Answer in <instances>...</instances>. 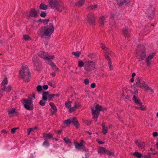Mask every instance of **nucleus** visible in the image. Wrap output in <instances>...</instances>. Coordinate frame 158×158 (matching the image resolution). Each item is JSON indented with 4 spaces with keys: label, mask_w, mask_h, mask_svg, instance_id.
<instances>
[{
    "label": "nucleus",
    "mask_w": 158,
    "mask_h": 158,
    "mask_svg": "<svg viewBox=\"0 0 158 158\" xmlns=\"http://www.w3.org/2000/svg\"><path fill=\"white\" fill-rule=\"evenodd\" d=\"M64 140L65 143H71V142L70 139L67 138V137H65L64 138Z\"/></svg>",
    "instance_id": "de8ad7c7"
},
{
    "label": "nucleus",
    "mask_w": 158,
    "mask_h": 158,
    "mask_svg": "<svg viewBox=\"0 0 158 158\" xmlns=\"http://www.w3.org/2000/svg\"><path fill=\"white\" fill-rule=\"evenodd\" d=\"M1 90L7 92H10L11 90V86L10 85H8L7 86L6 85L4 86L3 87H2Z\"/></svg>",
    "instance_id": "f3484780"
},
{
    "label": "nucleus",
    "mask_w": 158,
    "mask_h": 158,
    "mask_svg": "<svg viewBox=\"0 0 158 158\" xmlns=\"http://www.w3.org/2000/svg\"><path fill=\"white\" fill-rule=\"evenodd\" d=\"M32 128H29V131L27 132V134L28 135H29L31 132V131L33 130Z\"/></svg>",
    "instance_id": "69168bd1"
},
{
    "label": "nucleus",
    "mask_w": 158,
    "mask_h": 158,
    "mask_svg": "<svg viewBox=\"0 0 158 158\" xmlns=\"http://www.w3.org/2000/svg\"><path fill=\"white\" fill-rule=\"evenodd\" d=\"M87 20L89 23L91 25H93L95 23V17L92 13H89L87 17Z\"/></svg>",
    "instance_id": "1a4fd4ad"
},
{
    "label": "nucleus",
    "mask_w": 158,
    "mask_h": 158,
    "mask_svg": "<svg viewBox=\"0 0 158 158\" xmlns=\"http://www.w3.org/2000/svg\"><path fill=\"white\" fill-rule=\"evenodd\" d=\"M39 7L40 9L44 10H46L48 8V6L44 3L41 4Z\"/></svg>",
    "instance_id": "72a5a7b5"
},
{
    "label": "nucleus",
    "mask_w": 158,
    "mask_h": 158,
    "mask_svg": "<svg viewBox=\"0 0 158 158\" xmlns=\"http://www.w3.org/2000/svg\"><path fill=\"white\" fill-rule=\"evenodd\" d=\"M105 57L107 59L108 61V63L109 64V66L110 69L111 70L113 69V67L111 64V62L110 60V59L109 58V56L107 55H105Z\"/></svg>",
    "instance_id": "393cba45"
},
{
    "label": "nucleus",
    "mask_w": 158,
    "mask_h": 158,
    "mask_svg": "<svg viewBox=\"0 0 158 158\" xmlns=\"http://www.w3.org/2000/svg\"><path fill=\"white\" fill-rule=\"evenodd\" d=\"M51 74L53 77H55L56 75V73L54 72L51 73Z\"/></svg>",
    "instance_id": "774afa93"
},
{
    "label": "nucleus",
    "mask_w": 158,
    "mask_h": 158,
    "mask_svg": "<svg viewBox=\"0 0 158 158\" xmlns=\"http://www.w3.org/2000/svg\"><path fill=\"white\" fill-rule=\"evenodd\" d=\"M29 15L31 17H35L37 15V12L35 9L31 8L29 11Z\"/></svg>",
    "instance_id": "a211bd4d"
},
{
    "label": "nucleus",
    "mask_w": 158,
    "mask_h": 158,
    "mask_svg": "<svg viewBox=\"0 0 158 158\" xmlns=\"http://www.w3.org/2000/svg\"><path fill=\"white\" fill-rule=\"evenodd\" d=\"M98 7L97 5H92L87 7V9L89 10H94Z\"/></svg>",
    "instance_id": "2f4dec72"
},
{
    "label": "nucleus",
    "mask_w": 158,
    "mask_h": 158,
    "mask_svg": "<svg viewBox=\"0 0 158 158\" xmlns=\"http://www.w3.org/2000/svg\"><path fill=\"white\" fill-rule=\"evenodd\" d=\"M8 83V80L6 78H5L2 81L1 85L2 87L6 86Z\"/></svg>",
    "instance_id": "f704fd0d"
},
{
    "label": "nucleus",
    "mask_w": 158,
    "mask_h": 158,
    "mask_svg": "<svg viewBox=\"0 0 158 158\" xmlns=\"http://www.w3.org/2000/svg\"><path fill=\"white\" fill-rule=\"evenodd\" d=\"M84 141L83 140H81L80 141V143L76 142H74V143L76 149L82 150L83 151H85L86 150V148L84 144Z\"/></svg>",
    "instance_id": "6e6552de"
},
{
    "label": "nucleus",
    "mask_w": 158,
    "mask_h": 158,
    "mask_svg": "<svg viewBox=\"0 0 158 158\" xmlns=\"http://www.w3.org/2000/svg\"><path fill=\"white\" fill-rule=\"evenodd\" d=\"M139 106H140V110H145V107L144 106H143L142 105Z\"/></svg>",
    "instance_id": "13d9d810"
},
{
    "label": "nucleus",
    "mask_w": 158,
    "mask_h": 158,
    "mask_svg": "<svg viewBox=\"0 0 158 158\" xmlns=\"http://www.w3.org/2000/svg\"><path fill=\"white\" fill-rule=\"evenodd\" d=\"M33 62H35L37 61V57L36 56H34L32 58Z\"/></svg>",
    "instance_id": "864d4df0"
},
{
    "label": "nucleus",
    "mask_w": 158,
    "mask_h": 158,
    "mask_svg": "<svg viewBox=\"0 0 158 158\" xmlns=\"http://www.w3.org/2000/svg\"><path fill=\"white\" fill-rule=\"evenodd\" d=\"M71 123H73L75 126L77 127L78 126V123L77 120V118L76 117H73L71 119Z\"/></svg>",
    "instance_id": "c85d7f7f"
},
{
    "label": "nucleus",
    "mask_w": 158,
    "mask_h": 158,
    "mask_svg": "<svg viewBox=\"0 0 158 158\" xmlns=\"http://www.w3.org/2000/svg\"><path fill=\"white\" fill-rule=\"evenodd\" d=\"M19 78L22 79L25 81H28L31 77L30 70L28 67L23 66L19 73Z\"/></svg>",
    "instance_id": "f03ea898"
},
{
    "label": "nucleus",
    "mask_w": 158,
    "mask_h": 158,
    "mask_svg": "<svg viewBox=\"0 0 158 158\" xmlns=\"http://www.w3.org/2000/svg\"><path fill=\"white\" fill-rule=\"evenodd\" d=\"M97 142L100 144H103L104 143V142L102 141H100L99 139H97Z\"/></svg>",
    "instance_id": "052dcab7"
},
{
    "label": "nucleus",
    "mask_w": 158,
    "mask_h": 158,
    "mask_svg": "<svg viewBox=\"0 0 158 158\" xmlns=\"http://www.w3.org/2000/svg\"><path fill=\"white\" fill-rule=\"evenodd\" d=\"M96 64L95 62L91 60H87L85 62L84 69L88 72L94 71L96 68Z\"/></svg>",
    "instance_id": "39448f33"
},
{
    "label": "nucleus",
    "mask_w": 158,
    "mask_h": 158,
    "mask_svg": "<svg viewBox=\"0 0 158 158\" xmlns=\"http://www.w3.org/2000/svg\"><path fill=\"white\" fill-rule=\"evenodd\" d=\"M49 105L51 107L50 111L52 112V114H54L55 112L57 111V107L54 103L52 102H50L49 103Z\"/></svg>",
    "instance_id": "2eb2a0df"
},
{
    "label": "nucleus",
    "mask_w": 158,
    "mask_h": 158,
    "mask_svg": "<svg viewBox=\"0 0 158 158\" xmlns=\"http://www.w3.org/2000/svg\"><path fill=\"white\" fill-rule=\"evenodd\" d=\"M142 87L145 89V90H149L150 88L145 83H144V84H143Z\"/></svg>",
    "instance_id": "a18cd8bd"
},
{
    "label": "nucleus",
    "mask_w": 158,
    "mask_h": 158,
    "mask_svg": "<svg viewBox=\"0 0 158 158\" xmlns=\"http://www.w3.org/2000/svg\"><path fill=\"white\" fill-rule=\"evenodd\" d=\"M54 30L52 23H50L48 26L41 27L38 30L37 33L41 37L46 38L50 36Z\"/></svg>",
    "instance_id": "f257e3e1"
},
{
    "label": "nucleus",
    "mask_w": 158,
    "mask_h": 158,
    "mask_svg": "<svg viewBox=\"0 0 158 158\" xmlns=\"http://www.w3.org/2000/svg\"><path fill=\"white\" fill-rule=\"evenodd\" d=\"M106 148L103 147H100L98 148V152L99 153H101L102 154H106Z\"/></svg>",
    "instance_id": "a878e982"
},
{
    "label": "nucleus",
    "mask_w": 158,
    "mask_h": 158,
    "mask_svg": "<svg viewBox=\"0 0 158 158\" xmlns=\"http://www.w3.org/2000/svg\"><path fill=\"white\" fill-rule=\"evenodd\" d=\"M74 106L76 108V109H78L80 107L81 105L79 102H75Z\"/></svg>",
    "instance_id": "37998d69"
},
{
    "label": "nucleus",
    "mask_w": 158,
    "mask_h": 158,
    "mask_svg": "<svg viewBox=\"0 0 158 158\" xmlns=\"http://www.w3.org/2000/svg\"><path fill=\"white\" fill-rule=\"evenodd\" d=\"M49 4L52 8H55L59 11L61 12L64 9V4L61 1L56 0H49Z\"/></svg>",
    "instance_id": "20e7f679"
},
{
    "label": "nucleus",
    "mask_w": 158,
    "mask_h": 158,
    "mask_svg": "<svg viewBox=\"0 0 158 158\" xmlns=\"http://www.w3.org/2000/svg\"><path fill=\"white\" fill-rule=\"evenodd\" d=\"M146 49L144 46L140 44L138 46L136 53L139 61L143 60L144 59L146 56Z\"/></svg>",
    "instance_id": "7ed1b4c3"
},
{
    "label": "nucleus",
    "mask_w": 158,
    "mask_h": 158,
    "mask_svg": "<svg viewBox=\"0 0 158 158\" xmlns=\"http://www.w3.org/2000/svg\"><path fill=\"white\" fill-rule=\"evenodd\" d=\"M64 123L66 125H69L71 123L70 119H68L64 121Z\"/></svg>",
    "instance_id": "c03bdc74"
},
{
    "label": "nucleus",
    "mask_w": 158,
    "mask_h": 158,
    "mask_svg": "<svg viewBox=\"0 0 158 158\" xmlns=\"http://www.w3.org/2000/svg\"><path fill=\"white\" fill-rule=\"evenodd\" d=\"M132 100L135 102V103L139 105H141L142 103L140 100L136 96L134 95L132 98Z\"/></svg>",
    "instance_id": "dca6fc26"
},
{
    "label": "nucleus",
    "mask_w": 158,
    "mask_h": 158,
    "mask_svg": "<svg viewBox=\"0 0 158 158\" xmlns=\"http://www.w3.org/2000/svg\"><path fill=\"white\" fill-rule=\"evenodd\" d=\"M88 57L91 59H93L95 58L96 55L94 53H90L88 56Z\"/></svg>",
    "instance_id": "58836bf2"
},
{
    "label": "nucleus",
    "mask_w": 158,
    "mask_h": 158,
    "mask_svg": "<svg viewBox=\"0 0 158 158\" xmlns=\"http://www.w3.org/2000/svg\"><path fill=\"white\" fill-rule=\"evenodd\" d=\"M15 109L14 108H12L11 109L9 110H7L6 112L9 114H14L15 113Z\"/></svg>",
    "instance_id": "c9c22d12"
},
{
    "label": "nucleus",
    "mask_w": 158,
    "mask_h": 158,
    "mask_svg": "<svg viewBox=\"0 0 158 158\" xmlns=\"http://www.w3.org/2000/svg\"><path fill=\"white\" fill-rule=\"evenodd\" d=\"M34 66L36 67V68L39 66V63L38 61L33 62Z\"/></svg>",
    "instance_id": "5fc2aeb1"
},
{
    "label": "nucleus",
    "mask_w": 158,
    "mask_h": 158,
    "mask_svg": "<svg viewBox=\"0 0 158 158\" xmlns=\"http://www.w3.org/2000/svg\"><path fill=\"white\" fill-rule=\"evenodd\" d=\"M155 55L154 53H152L150 54L147 57L145 60L146 62L148 65H149L151 63V60L152 59Z\"/></svg>",
    "instance_id": "4468645a"
},
{
    "label": "nucleus",
    "mask_w": 158,
    "mask_h": 158,
    "mask_svg": "<svg viewBox=\"0 0 158 158\" xmlns=\"http://www.w3.org/2000/svg\"><path fill=\"white\" fill-rule=\"evenodd\" d=\"M40 16L42 17H44L46 15V13L44 11H41L40 13Z\"/></svg>",
    "instance_id": "3c124183"
},
{
    "label": "nucleus",
    "mask_w": 158,
    "mask_h": 158,
    "mask_svg": "<svg viewBox=\"0 0 158 158\" xmlns=\"http://www.w3.org/2000/svg\"><path fill=\"white\" fill-rule=\"evenodd\" d=\"M132 155L137 158H140L142 157V154L137 152H135Z\"/></svg>",
    "instance_id": "7c9ffc66"
},
{
    "label": "nucleus",
    "mask_w": 158,
    "mask_h": 158,
    "mask_svg": "<svg viewBox=\"0 0 158 158\" xmlns=\"http://www.w3.org/2000/svg\"><path fill=\"white\" fill-rule=\"evenodd\" d=\"M54 58L53 56L50 55L49 56L48 55V54H47L46 56H45V58H44V60H47L49 61H51L54 59Z\"/></svg>",
    "instance_id": "c756f323"
},
{
    "label": "nucleus",
    "mask_w": 158,
    "mask_h": 158,
    "mask_svg": "<svg viewBox=\"0 0 158 158\" xmlns=\"http://www.w3.org/2000/svg\"><path fill=\"white\" fill-rule=\"evenodd\" d=\"M76 109V108L74 106H73L72 107L70 108L69 110L70 113H72Z\"/></svg>",
    "instance_id": "603ef678"
},
{
    "label": "nucleus",
    "mask_w": 158,
    "mask_h": 158,
    "mask_svg": "<svg viewBox=\"0 0 158 158\" xmlns=\"http://www.w3.org/2000/svg\"><path fill=\"white\" fill-rule=\"evenodd\" d=\"M49 65H50L51 67L55 70L56 71H57L59 70V69L58 68L56 67V66L55 64L51 62V61H49L47 63Z\"/></svg>",
    "instance_id": "cd10ccee"
},
{
    "label": "nucleus",
    "mask_w": 158,
    "mask_h": 158,
    "mask_svg": "<svg viewBox=\"0 0 158 158\" xmlns=\"http://www.w3.org/2000/svg\"><path fill=\"white\" fill-rule=\"evenodd\" d=\"M101 46L102 49L105 51V53H108L110 56H111V53L110 52L109 49L108 48L106 47L103 44H101ZM105 55H106V54Z\"/></svg>",
    "instance_id": "6ab92c4d"
},
{
    "label": "nucleus",
    "mask_w": 158,
    "mask_h": 158,
    "mask_svg": "<svg viewBox=\"0 0 158 158\" xmlns=\"http://www.w3.org/2000/svg\"><path fill=\"white\" fill-rule=\"evenodd\" d=\"M102 110V107L101 105L98 104L95 106V109H92V113L93 118L95 119V122L97 121V118L99 115L100 112Z\"/></svg>",
    "instance_id": "423d86ee"
},
{
    "label": "nucleus",
    "mask_w": 158,
    "mask_h": 158,
    "mask_svg": "<svg viewBox=\"0 0 158 158\" xmlns=\"http://www.w3.org/2000/svg\"><path fill=\"white\" fill-rule=\"evenodd\" d=\"M17 129V128H14L11 129V132L12 133H14L16 131V130Z\"/></svg>",
    "instance_id": "bf43d9fd"
},
{
    "label": "nucleus",
    "mask_w": 158,
    "mask_h": 158,
    "mask_svg": "<svg viewBox=\"0 0 158 158\" xmlns=\"http://www.w3.org/2000/svg\"><path fill=\"white\" fill-rule=\"evenodd\" d=\"M48 86L47 85H44L43 86V88L45 90H46L48 89Z\"/></svg>",
    "instance_id": "e2e57ef3"
},
{
    "label": "nucleus",
    "mask_w": 158,
    "mask_h": 158,
    "mask_svg": "<svg viewBox=\"0 0 158 158\" xmlns=\"http://www.w3.org/2000/svg\"><path fill=\"white\" fill-rule=\"evenodd\" d=\"M43 136L44 139H47V138L49 139H54V138L53 137L52 134L51 133L43 134Z\"/></svg>",
    "instance_id": "aec40b11"
},
{
    "label": "nucleus",
    "mask_w": 158,
    "mask_h": 158,
    "mask_svg": "<svg viewBox=\"0 0 158 158\" xmlns=\"http://www.w3.org/2000/svg\"><path fill=\"white\" fill-rule=\"evenodd\" d=\"M84 65L85 66L84 63L81 60L78 61V67L81 68L83 67Z\"/></svg>",
    "instance_id": "4c0bfd02"
},
{
    "label": "nucleus",
    "mask_w": 158,
    "mask_h": 158,
    "mask_svg": "<svg viewBox=\"0 0 158 158\" xmlns=\"http://www.w3.org/2000/svg\"><path fill=\"white\" fill-rule=\"evenodd\" d=\"M84 82L85 84L86 85H88L89 82V80L88 78L85 79L84 80Z\"/></svg>",
    "instance_id": "6e6d98bb"
},
{
    "label": "nucleus",
    "mask_w": 158,
    "mask_h": 158,
    "mask_svg": "<svg viewBox=\"0 0 158 158\" xmlns=\"http://www.w3.org/2000/svg\"><path fill=\"white\" fill-rule=\"evenodd\" d=\"M114 14L111 13L110 15V25L111 27H112L115 24L114 20Z\"/></svg>",
    "instance_id": "f8f14e48"
},
{
    "label": "nucleus",
    "mask_w": 158,
    "mask_h": 158,
    "mask_svg": "<svg viewBox=\"0 0 158 158\" xmlns=\"http://www.w3.org/2000/svg\"><path fill=\"white\" fill-rule=\"evenodd\" d=\"M107 17L105 16H102L100 17L98 21L99 23L102 27L104 25L107 21Z\"/></svg>",
    "instance_id": "9d476101"
},
{
    "label": "nucleus",
    "mask_w": 158,
    "mask_h": 158,
    "mask_svg": "<svg viewBox=\"0 0 158 158\" xmlns=\"http://www.w3.org/2000/svg\"><path fill=\"white\" fill-rule=\"evenodd\" d=\"M102 125V132L103 134H106L108 131L107 127L106 126L105 123H103Z\"/></svg>",
    "instance_id": "bb28decb"
},
{
    "label": "nucleus",
    "mask_w": 158,
    "mask_h": 158,
    "mask_svg": "<svg viewBox=\"0 0 158 158\" xmlns=\"http://www.w3.org/2000/svg\"><path fill=\"white\" fill-rule=\"evenodd\" d=\"M153 135L154 137H156L158 135V133L157 132H154L153 133Z\"/></svg>",
    "instance_id": "680f3d73"
},
{
    "label": "nucleus",
    "mask_w": 158,
    "mask_h": 158,
    "mask_svg": "<svg viewBox=\"0 0 158 158\" xmlns=\"http://www.w3.org/2000/svg\"><path fill=\"white\" fill-rule=\"evenodd\" d=\"M71 102L70 101L67 102H65V103L66 107L68 108H69L71 107Z\"/></svg>",
    "instance_id": "49530a36"
},
{
    "label": "nucleus",
    "mask_w": 158,
    "mask_h": 158,
    "mask_svg": "<svg viewBox=\"0 0 158 158\" xmlns=\"http://www.w3.org/2000/svg\"><path fill=\"white\" fill-rule=\"evenodd\" d=\"M43 95L45 96L46 98H47V100L48 99L49 101H50L54 97L53 94H49V92L48 91H46L44 92L43 93Z\"/></svg>",
    "instance_id": "ddd939ff"
},
{
    "label": "nucleus",
    "mask_w": 158,
    "mask_h": 158,
    "mask_svg": "<svg viewBox=\"0 0 158 158\" xmlns=\"http://www.w3.org/2000/svg\"><path fill=\"white\" fill-rule=\"evenodd\" d=\"M85 1V0H80L75 3V4L77 6H81L84 4Z\"/></svg>",
    "instance_id": "473e14b6"
},
{
    "label": "nucleus",
    "mask_w": 158,
    "mask_h": 158,
    "mask_svg": "<svg viewBox=\"0 0 158 158\" xmlns=\"http://www.w3.org/2000/svg\"><path fill=\"white\" fill-rule=\"evenodd\" d=\"M36 89H37V91L38 92H41V90L42 89V86L40 85H38V86H37V87H36Z\"/></svg>",
    "instance_id": "09e8293b"
},
{
    "label": "nucleus",
    "mask_w": 158,
    "mask_h": 158,
    "mask_svg": "<svg viewBox=\"0 0 158 158\" xmlns=\"http://www.w3.org/2000/svg\"><path fill=\"white\" fill-rule=\"evenodd\" d=\"M23 39L26 40H31V38L28 35H23Z\"/></svg>",
    "instance_id": "79ce46f5"
},
{
    "label": "nucleus",
    "mask_w": 158,
    "mask_h": 158,
    "mask_svg": "<svg viewBox=\"0 0 158 158\" xmlns=\"http://www.w3.org/2000/svg\"><path fill=\"white\" fill-rule=\"evenodd\" d=\"M144 83H145L144 81H140L139 78L138 77L136 79V85L138 86L139 87H142L143 86V85L144 84Z\"/></svg>",
    "instance_id": "412c9836"
},
{
    "label": "nucleus",
    "mask_w": 158,
    "mask_h": 158,
    "mask_svg": "<svg viewBox=\"0 0 158 158\" xmlns=\"http://www.w3.org/2000/svg\"><path fill=\"white\" fill-rule=\"evenodd\" d=\"M25 108L28 110H32L33 104L31 98H28L27 99H23L22 102Z\"/></svg>",
    "instance_id": "0eeeda50"
},
{
    "label": "nucleus",
    "mask_w": 158,
    "mask_h": 158,
    "mask_svg": "<svg viewBox=\"0 0 158 158\" xmlns=\"http://www.w3.org/2000/svg\"><path fill=\"white\" fill-rule=\"evenodd\" d=\"M96 87V84L95 83H93L91 85V87L92 88H94Z\"/></svg>",
    "instance_id": "0e129e2a"
},
{
    "label": "nucleus",
    "mask_w": 158,
    "mask_h": 158,
    "mask_svg": "<svg viewBox=\"0 0 158 158\" xmlns=\"http://www.w3.org/2000/svg\"><path fill=\"white\" fill-rule=\"evenodd\" d=\"M131 30L128 27H126L124 28L122 30V32L125 36L129 38L130 37V33Z\"/></svg>",
    "instance_id": "9b49d317"
},
{
    "label": "nucleus",
    "mask_w": 158,
    "mask_h": 158,
    "mask_svg": "<svg viewBox=\"0 0 158 158\" xmlns=\"http://www.w3.org/2000/svg\"><path fill=\"white\" fill-rule=\"evenodd\" d=\"M54 97L56 96V97H59L60 95L59 94H53Z\"/></svg>",
    "instance_id": "338daca9"
},
{
    "label": "nucleus",
    "mask_w": 158,
    "mask_h": 158,
    "mask_svg": "<svg viewBox=\"0 0 158 158\" xmlns=\"http://www.w3.org/2000/svg\"><path fill=\"white\" fill-rule=\"evenodd\" d=\"M81 53L80 52H73L72 53V54L73 55H74L77 58L78 57Z\"/></svg>",
    "instance_id": "ea45409f"
},
{
    "label": "nucleus",
    "mask_w": 158,
    "mask_h": 158,
    "mask_svg": "<svg viewBox=\"0 0 158 158\" xmlns=\"http://www.w3.org/2000/svg\"><path fill=\"white\" fill-rule=\"evenodd\" d=\"M135 143L138 147L140 148H143L145 145V143L144 142H138L137 141H135Z\"/></svg>",
    "instance_id": "5701e85b"
},
{
    "label": "nucleus",
    "mask_w": 158,
    "mask_h": 158,
    "mask_svg": "<svg viewBox=\"0 0 158 158\" xmlns=\"http://www.w3.org/2000/svg\"><path fill=\"white\" fill-rule=\"evenodd\" d=\"M47 54V52H44V51H40L38 53V56L40 58L44 59L45 58Z\"/></svg>",
    "instance_id": "4be33fe9"
},
{
    "label": "nucleus",
    "mask_w": 158,
    "mask_h": 158,
    "mask_svg": "<svg viewBox=\"0 0 158 158\" xmlns=\"http://www.w3.org/2000/svg\"><path fill=\"white\" fill-rule=\"evenodd\" d=\"M45 96L43 95L42 94V99L39 102L40 105L42 106H44L45 105V101H47V98Z\"/></svg>",
    "instance_id": "b1692460"
},
{
    "label": "nucleus",
    "mask_w": 158,
    "mask_h": 158,
    "mask_svg": "<svg viewBox=\"0 0 158 158\" xmlns=\"http://www.w3.org/2000/svg\"><path fill=\"white\" fill-rule=\"evenodd\" d=\"M45 141L43 143V145L44 146L48 147L49 146V144L48 142L47 139H44Z\"/></svg>",
    "instance_id": "a19ab883"
},
{
    "label": "nucleus",
    "mask_w": 158,
    "mask_h": 158,
    "mask_svg": "<svg viewBox=\"0 0 158 158\" xmlns=\"http://www.w3.org/2000/svg\"><path fill=\"white\" fill-rule=\"evenodd\" d=\"M85 123L88 125H89L91 124V122L90 120H85Z\"/></svg>",
    "instance_id": "4d7b16f0"
},
{
    "label": "nucleus",
    "mask_w": 158,
    "mask_h": 158,
    "mask_svg": "<svg viewBox=\"0 0 158 158\" xmlns=\"http://www.w3.org/2000/svg\"><path fill=\"white\" fill-rule=\"evenodd\" d=\"M49 21V19L39 20L40 22H42L44 25H47Z\"/></svg>",
    "instance_id": "e433bc0d"
},
{
    "label": "nucleus",
    "mask_w": 158,
    "mask_h": 158,
    "mask_svg": "<svg viewBox=\"0 0 158 158\" xmlns=\"http://www.w3.org/2000/svg\"><path fill=\"white\" fill-rule=\"evenodd\" d=\"M106 153L109 156H114V154L113 153L108 150H106Z\"/></svg>",
    "instance_id": "8fccbe9b"
}]
</instances>
